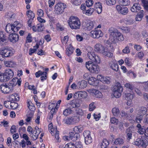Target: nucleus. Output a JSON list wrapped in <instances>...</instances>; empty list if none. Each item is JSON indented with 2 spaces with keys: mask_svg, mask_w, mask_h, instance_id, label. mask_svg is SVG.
<instances>
[{
  "mask_svg": "<svg viewBox=\"0 0 148 148\" xmlns=\"http://www.w3.org/2000/svg\"><path fill=\"white\" fill-rule=\"evenodd\" d=\"M27 106L29 109L32 111H34L35 110V107L31 101H29L28 102Z\"/></svg>",
  "mask_w": 148,
  "mask_h": 148,
  "instance_id": "46",
  "label": "nucleus"
},
{
  "mask_svg": "<svg viewBox=\"0 0 148 148\" xmlns=\"http://www.w3.org/2000/svg\"><path fill=\"white\" fill-rule=\"evenodd\" d=\"M110 68L112 70L117 71L119 69L118 66L117 64L113 61L110 62L109 64Z\"/></svg>",
  "mask_w": 148,
  "mask_h": 148,
  "instance_id": "27",
  "label": "nucleus"
},
{
  "mask_svg": "<svg viewBox=\"0 0 148 148\" xmlns=\"http://www.w3.org/2000/svg\"><path fill=\"white\" fill-rule=\"evenodd\" d=\"M126 96L127 98V100H132L134 97V95L132 94L128 93L126 94Z\"/></svg>",
  "mask_w": 148,
  "mask_h": 148,
  "instance_id": "61",
  "label": "nucleus"
},
{
  "mask_svg": "<svg viewBox=\"0 0 148 148\" xmlns=\"http://www.w3.org/2000/svg\"><path fill=\"white\" fill-rule=\"evenodd\" d=\"M39 47V45L38 44H36V45L34 47L33 49L31 48L30 49L29 51V54L30 55H31L32 54L35 52L37 49Z\"/></svg>",
  "mask_w": 148,
  "mask_h": 148,
  "instance_id": "51",
  "label": "nucleus"
},
{
  "mask_svg": "<svg viewBox=\"0 0 148 148\" xmlns=\"http://www.w3.org/2000/svg\"><path fill=\"white\" fill-rule=\"evenodd\" d=\"M90 34V36L94 38H98L102 37L103 34L101 30L98 29L91 31Z\"/></svg>",
  "mask_w": 148,
  "mask_h": 148,
  "instance_id": "13",
  "label": "nucleus"
},
{
  "mask_svg": "<svg viewBox=\"0 0 148 148\" xmlns=\"http://www.w3.org/2000/svg\"><path fill=\"white\" fill-rule=\"evenodd\" d=\"M96 26L95 22L89 21L86 24V27L88 30H90Z\"/></svg>",
  "mask_w": 148,
  "mask_h": 148,
  "instance_id": "24",
  "label": "nucleus"
},
{
  "mask_svg": "<svg viewBox=\"0 0 148 148\" xmlns=\"http://www.w3.org/2000/svg\"><path fill=\"white\" fill-rule=\"evenodd\" d=\"M82 2V0H73L72 1V4L74 5L78 6Z\"/></svg>",
  "mask_w": 148,
  "mask_h": 148,
  "instance_id": "53",
  "label": "nucleus"
},
{
  "mask_svg": "<svg viewBox=\"0 0 148 148\" xmlns=\"http://www.w3.org/2000/svg\"><path fill=\"white\" fill-rule=\"evenodd\" d=\"M147 111L146 108L145 107H142L140 108V109L138 113L139 115L140 116H143L146 113V112Z\"/></svg>",
  "mask_w": 148,
  "mask_h": 148,
  "instance_id": "39",
  "label": "nucleus"
},
{
  "mask_svg": "<svg viewBox=\"0 0 148 148\" xmlns=\"http://www.w3.org/2000/svg\"><path fill=\"white\" fill-rule=\"evenodd\" d=\"M36 27L37 28V31L38 32L42 31L44 28L43 25L40 23L38 24Z\"/></svg>",
  "mask_w": 148,
  "mask_h": 148,
  "instance_id": "55",
  "label": "nucleus"
},
{
  "mask_svg": "<svg viewBox=\"0 0 148 148\" xmlns=\"http://www.w3.org/2000/svg\"><path fill=\"white\" fill-rule=\"evenodd\" d=\"M74 148H83V146L80 143L77 142L75 144L73 143Z\"/></svg>",
  "mask_w": 148,
  "mask_h": 148,
  "instance_id": "59",
  "label": "nucleus"
},
{
  "mask_svg": "<svg viewBox=\"0 0 148 148\" xmlns=\"http://www.w3.org/2000/svg\"><path fill=\"white\" fill-rule=\"evenodd\" d=\"M86 69L92 73H97L99 71V66L95 64L92 61H88L86 62Z\"/></svg>",
  "mask_w": 148,
  "mask_h": 148,
  "instance_id": "2",
  "label": "nucleus"
},
{
  "mask_svg": "<svg viewBox=\"0 0 148 148\" xmlns=\"http://www.w3.org/2000/svg\"><path fill=\"white\" fill-rule=\"evenodd\" d=\"M85 142L86 144H90L92 142V138L90 136V132L89 130L85 131L84 132Z\"/></svg>",
  "mask_w": 148,
  "mask_h": 148,
  "instance_id": "15",
  "label": "nucleus"
},
{
  "mask_svg": "<svg viewBox=\"0 0 148 148\" xmlns=\"http://www.w3.org/2000/svg\"><path fill=\"white\" fill-rule=\"evenodd\" d=\"M116 9L119 13L123 15L127 14L129 11L127 8L121 6L119 5L116 6Z\"/></svg>",
  "mask_w": 148,
  "mask_h": 148,
  "instance_id": "17",
  "label": "nucleus"
},
{
  "mask_svg": "<svg viewBox=\"0 0 148 148\" xmlns=\"http://www.w3.org/2000/svg\"><path fill=\"white\" fill-rule=\"evenodd\" d=\"M86 6L90 7L92 6L94 2L93 0H86Z\"/></svg>",
  "mask_w": 148,
  "mask_h": 148,
  "instance_id": "58",
  "label": "nucleus"
},
{
  "mask_svg": "<svg viewBox=\"0 0 148 148\" xmlns=\"http://www.w3.org/2000/svg\"><path fill=\"white\" fill-rule=\"evenodd\" d=\"M5 65L8 67H14L16 66V63L12 61H8L5 62Z\"/></svg>",
  "mask_w": 148,
  "mask_h": 148,
  "instance_id": "38",
  "label": "nucleus"
},
{
  "mask_svg": "<svg viewBox=\"0 0 148 148\" xmlns=\"http://www.w3.org/2000/svg\"><path fill=\"white\" fill-rule=\"evenodd\" d=\"M10 101H18L19 100V96L16 93H14L9 96Z\"/></svg>",
  "mask_w": 148,
  "mask_h": 148,
  "instance_id": "31",
  "label": "nucleus"
},
{
  "mask_svg": "<svg viewBox=\"0 0 148 148\" xmlns=\"http://www.w3.org/2000/svg\"><path fill=\"white\" fill-rule=\"evenodd\" d=\"M8 39L10 41L13 43H15L18 41V36L16 34H10L9 35Z\"/></svg>",
  "mask_w": 148,
  "mask_h": 148,
  "instance_id": "23",
  "label": "nucleus"
},
{
  "mask_svg": "<svg viewBox=\"0 0 148 148\" xmlns=\"http://www.w3.org/2000/svg\"><path fill=\"white\" fill-rule=\"evenodd\" d=\"M87 81L84 80H82L80 82H79L77 84V85L79 88L81 89L86 87L87 86Z\"/></svg>",
  "mask_w": 148,
  "mask_h": 148,
  "instance_id": "34",
  "label": "nucleus"
},
{
  "mask_svg": "<svg viewBox=\"0 0 148 148\" xmlns=\"http://www.w3.org/2000/svg\"><path fill=\"white\" fill-rule=\"evenodd\" d=\"M132 132L130 128H127L125 131L127 139L128 140H130L132 138Z\"/></svg>",
  "mask_w": 148,
  "mask_h": 148,
  "instance_id": "36",
  "label": "nucleus"
},
{
  "mask_svg": "<svg viewBox=\"0 0 148 148\" xmlns=\"http://www.w3.org/2000/svg\"><path fill=\"white\" fill-rule=\"evenodd\" d=\"M97 79L95 78L91 77L88 79V82L90 85L93 86H97L98 85Z\"/></svg>",
  "mask_w": 148,
  "mask_h": 148,
  "instance_id": "30",
  "label": "nucleus"
},
{
  "mask_svg": "<svg viewBox=\"0 0 148 148\" xmlns=\"http://www.w3.org/2000/svg\"><path fill=\"white\" fill-rule=\"evenodd\" d=\"M87 55L88 57L91 60V61L98 64L100 63L101 60L100 57L94 52H88Z\"/></svg>",
  "mask_w": 148,
  "mask_h": 148,
  "instance_id": "8",
  "label": "nucleus"
},
{
  "mask_svg": "<svg viewBox=\"0 0 148 148\" xmlns=\"http://www.w3.org/2000/svg\"><path fill=\"white\" fill-rule=\"evenodd\" d=\"M119 4L123 6H127L130 3L129 0H119Z\"/></svg>",
  "mask_w": 148,
  "mask_h": 148,
  "instance_id": "43",
  "label": "nucleus"
},
{
  "mask_svg": "<svg viewBox=\"0 0 148 148\" xmlns=\"http://www.w3.org/2000/svg\"><path fill=\"white\" fill-rule=\"evenodd\" d=\"M144 8L148 10V0H144L142 1Z\"/></svg>",
  "mask_w": 148,
  "mask_h": 148,
  "instance_id": "63",
  "label": "nucleus"
},
{
  "mask_svg": "<svg viewBox=\"0 0 148 148\" xmlns=\"http://www.w3.org/2000/svg\"><path fill=\"white\" fill-rule=\"evenodd\" d=\"M73 110L71 109L67 108L65 109L63 111V114L65 116L69 115L70 114L72 113Z\"/></svg>",
  "mask_w": 148,
  "mask_h": 148,
  "instance_id": "47",
  "label": "nucleus"
},
{
  "mask_svg": "<svg viewBox=\"0 0 148 148\" xmlns=\"http://www.w3.org/2000/svg\"><path fill=\"white\" fill-rule=\"evenodd\" d=\"M69 25L72 29H79L81 26L79 19L77 17L71 16L68 21Z\"/></svg>",
  "mask_w": 148,
  "mask_h": 148,
  "instance_id": "1",
  "label": "nucleus"
},
{
  "mask_svg": "<svg viewBox=\"0 0 148 148\" xmlns=\"http://www.w3.org/2000/svg\"><path fill=\"white\" fill-rule=\"evenodd\" d=\"M112 112L114 116H118L119 114L120 111L118 108L114 107L112 110Z\"/></svg>",
  "mask_w": 148,
  "mask_h": 148,
  "instance_id": "45",
  "label": "nucleus"
},
{
  "mask_svg": "<svg viewBox=\"0 0 148 148\" xmlns=\"http://www.w3.org/2000/svg\"><path fill=\"white\" fill-rule=\"evenodd\" d=\"M88 92L91 93L93 96L96 98H102L103 97L102 93L96 89H89Z\"/></svg>",
  "mask_w": 148,
  "mask_h": 148,
  "instance_id": "20",
  "label": "nucleus"
},
{
  "mask_svg": "<svg viewBox=\"0 0 148 148\" xmlns=\"http://www.w3.org/2000/svg\"><path fill=\"white\" fill-rule=\"evenodd\" d=\"M37 14L39 17L43 16L44 15L43 11L42 9H38L37 11Z\"/></svg>",
  "mask_w": 148,
  "mask_h": 148,
  "instance_id": "62",
  "label": "nucleus"
},
{
  "mask_svg": "<svg viewBox=\"0 0 148 148\" xmlns=\"http://www.w3.org/2000/svg\"><path fill=\"white\" fill-rule=\"evenodd\" d=\"M141 9L140 5L138 3H134L131 8V10L132 12H137Z\"/></svg>",
  "mask_w": 148,
  "mask_h": 148,
  "instance_id": "25",
  "label": "nucleus"
},
{
  "mask_svg": "<svg viewBox=\"0 0 148 148\" xmlns=\"http://www.w3.org/2000/svg\"><path fill=\"white\" fill-rule=\"evenodd\" d=\"M47 75V73L46 72L42 71H39L35 73V75L36 77H38L41 76L40 80L42 82L46 79Z\"/></svg>",
  "mask_w": 148,
  "mask_h": 148,
  "instance_id": "18",
  "label": "nucleus"
},
{
  "mask_svg": "<svg viewBox=\"0 0 148 148\" xmlns=\"http://www.w3.org/2000/svg\"><path fill=\"white\" fill-rule=\"evenodd\" d=\"M96 108V106L94 102L90 103L89 106V110L90 111H92Z\"/></svg>",
  "mask_w": 148,
  "mask_h": 148,
  "instance_id": "57",
  "label": "nucleus"
},
{
  "mask_svg": "<svg viewBox=\"0 0 148 148\" xmlns=\"http://www.w3.org/2000/svg\"><path fill=\"white\" fill-rule=\"evenodd\" d=\"M110 121L111 123L117 124L118 122V120L114 117L110 118Z\"/></svg>",
  "mask_w": 148,
  "mask_h": 148,
  "instance_id": "60",
  "label": "nucleus"
},
{
  "mask_svg": "<svg viewBox=\"0 0 148 148\" xmlns=\"http://www.w3.org/2000/svg\"><path fill=\"white\" fill-rule=\"evenodd\" d=\"M102 54L108 57H111L113 56L112 53L109 51L106 47L105 50H104Z\"/></svg>",
  "mask_w": 148,
  "mask_h": 148,
  "instance_id": "40",
  "label": "nucleus"
},
{
  "mask_svg": "<svg viewBox=\"0 0 148 148\" xmlns=\"http://www.w3.org/2000/svg\"><path fill=\"white\" fill-rule=\"evenodd\" d=\"M75 111L76 114L79 117L83 116L84 114V110L80 108H76Z\"/></svg>",
  "mask_w": 148,
  "mask_h": 148,
  "instance_id": "42",
  "label": "nucleus"
},
{
  "mask_svg": "<svg viewBox=\"0 0 148 148\" xmlns=\"http://www.w3.org/2000/svg\"><path fill=\"white\" fill-rule=\"evenodd\" d=\"M26 15L27 17L31 20H33L35 17V14L31 10H28L26 12Z\"/></svg>",
  "mask_w": 148,
  "mask_h": 148,
  "instance_id": "35",
  "label": "nucleus"
},
{
  "mask_svg": "<svg viewBox=\"0 0 148 148\" xmlns=\"http://www.w3.org/2000/svg\"><path fill=\"white\" fill-rule=\"evenodd\" d=\"M74 48L71 44H70L68 47L66 49V53L69 56L73 53Z\"/></svg>",
  "mask_w": 148,
  "mask_h": 148,
  "instance_id": "28",
  "label": "nucleus"
},
{
  "mask_svg": "<svg viewBox=\"0 0 148 148\" xmlns=\"http://www.w3.org/2000/svg\"><path fill=\"white\" fill-rule=\"evenodd\" d=\"M80 120L79 116H73L67 119L65 123L67 124H75L78 123Z\"/></svg>",
  "mask_w": 148,
  "mask_h": 148,
  "instance_id": "11",
  "label": "nucleus"
},
{
  "mask_svg": "<svg viewBox=\"0 0 148 148\" xmlns=\"http://www.w3.org/2000/svg\"><path fill=\"white\" fill-rule=\"evenodd\" d=\"M138 128L137 132L140 134L143 135L144 134L145 129L144 126H142L140 124H138L137 126Z\"/></svg>",
  "mask_w": 148,
  "mask_h": 148,
  "instance_id": "32",
  "label": "nucleus"
},
{
  "mask_svg": "<svg viewBox=\"0 0 148 148\" xmlns=\"http://www.w3.org/2000/svg\"><path fill=\"white\" fill-rule=\"evenodd\" d=\"M10 103V106L12 109H15L16 108L15 107H13V106H17V104L13 102L12 103H10L9 101H5L4 102V106L6 108L8 107L9 106L8 104H9Z\"/></svg>",
  "mask_w": 148,
  "mask_h": 148,
  "instance_id": "41",
  "label": "nucleus"
},
{
  "mask_svg": "<svg viewBox=\"0 0 148 148\" xmlns=\"http://www.w3.org/2000/svg\"><path fill=\"white\" fill-rule=\"evenodd\" d=\"M0 51L1 53L0 54V56L2 54L5 57L12 56L14 53V50L12 48L8 47H4L1 48L0 50Z\"/></svg>",
  "mask_w": 148,
  "mask_h": 148,
  "instance_id": "5",
  "label": "nucleus"
},
{
  "mask_svg": "<svg viewBox=\"0 0 148 148\" xmlns=\"http://www.w3.org/2000/svg\"><path fill=\"white\" fill-rule=\"evenodd\" d=\"M123 143V140L120 138H119L116 139L114 142V143L116 145H122Z\"/></svg>",
  "mask_w": 148,
  "mask_h": 148,
  "instance_id": "48",
  "label": "nucleus"
},
{
  "mask_svg": "<svg viewBox=\"0 0 148 148\" xmlns=\"http://www.w3.org/2000/svg\"><path fill=\"white\" fill-rule=\"evenodd\" d=\"M48 129L50 132L52 136L55 134V138L57 139V142L59 140V131L57 130L56 128H53V125L52 123H50L48 125Z\"/></svg>",
  "mask_w": 148,
  "mask_h": 148,
  "instance_id": "10",
  "label": "nucleus"
},
{
  "mask_svg": "<svg viewBox=\"0 0 148 148\" xmlns=\"http://www.w3.org/2000/svg\"><path fill=\"white\" fill-rule=\"evenodd\" d=\"M59 107V106H56L55 103H51L49 104V106L48 108L51 110V111L54 110V111H53L56 112L57 110Z\"/></svg>",
  "mask_w": 148,
  "mask_h": 148,
  "instance_id": "33",
  "label": "nucleus"
},
{
  "mask_svg": "<svg viewBox=\"0 0 148 148\" xmlns=\"http://www.w3.org/2000/svg\"><path fill=\"white\" fill-rule=\"evenodd\" d=\"M6 31L7 33H14V26L10 23L8 24L6 27Z\"/></svg>",
  "mask_w": 148,
  "mask_h": 148,
  "instance_id": "26",
  "label": "nucleus"
},
{
  "mask_svg": "<svg viewBox=\"0 0 148 148\" xmlns=\"http://www.w3.org/2000/svg\"><path fill=\"white\" fill-rule=\"evenodd\" d=\"M53 111H54V110L51 111L49 113L47 119L48 121H50V120L52 119L53 115L55 114V112H53Z\"/></svg>",
  "mask_w": 148,
  "mask_h": 148,
  "instance_id": "54",
  "label": "nucleus"
},
{
  "mask_svg": "<svg viewBox=\"0 0 148 148\" xmlns=\"http://www.w3.org/2000/svg\"><path fill=\"white\" fill-rule=\"evenodd\" d=\"M40 130L38 127L36 126L33 132L29 135V136L33 140H36L38 138V136L41 132Z\"/></svg>",
  "mask_w": 148,
  "mask_h": 148,
  "instance_id": "14",
  "label": "nucleus"
},
{
  "mask_svg": "<svg viewBox=\"0 0 148 148\" xmlns=\"http://www.w3.org/2000/svg\"><path fill=\"white\" fill-rule=\"evenodd\" d=\"M5 77V82L8 81L13 77L14 73L13 71L11 69H8L5 70L4 73Z\"/></svg>",
  "mask_w": 148,
  "mask_h": 148,
  "instance_id": "19",
  "label": "nucleus"
},
{
  "mask_svg": "<svg viewBox=\"0 0 148 148\" xmlns=\"http://www.w3.org/2000/svg\"><path fill=\"white\" fill-rule=\"evenodd\" d=\"M94 8L98 14H100L102 11V7L101 3L97 2L95 3Z\"/></svg>",
  "mask_w": 148,
  "mask_h": 148,
  "instance_id": "29",
  "label": "nucleus"
},
{
  "mask_svg": "<svg viewBox=\"0 0 148 148\" xmlns=\"http://www.w3.org/2000/svg\"><path fill=\"white\" fill-rule=\"evenodd\" d=\"M66 5L64 3L59 2L56 4L55 6L54 12L57 14H60L62 13Z\"/></svg>",
  "mask_w": 148,
  "mask_h": 148,
  "instance_id": "6",
  "label": "nucleus"
},
{
  "mask_svg": "<svg viewBox=\"0 0 148 148\" xmlns=\"http://www.w3.org/2000/svg\"><path fill=\"white\" fill-rule=\"evenodd\" d=\"M113 37L111 41L117 42V41H123L124 39L123 35L117 29H114L110 32V38Z\"/></svg>",
  "mask_w": 148,
  "mask_h": 148,
  "instance_id": "3",
  "label": "nucleus"
},
{
  "mask_svg": "<svg viewBox=\"0 0 148 148\" xmlns=\"http://www.w3.org/2000/svg\"><path fill=\"white\" fill-rule=\"evenodd\" d=\"M106 4L109 5H114L116 3V0H106Z\"/></svg>",
  "mask_w": 148,
  "mask_h": 148,
  "instance_id": "56",
  "label": "nucleus"
},
{
  "mask_svg": "<svg viewBox=\"0 0 148 148\" xmlns=\"http://www.w3.org/2000/svg\"><path fill=\"white\" fill-rule=\"evenodd\" d=\"M97 79L100 81L102 83L109 84L111 82V79L108 76H104L101 75H97Z\"/></svg>",
  "mask_w": 148,
  "mask_h": 148,
  "instance_id": "16",
  "label": "nucleus"
},
{
  "mask_svg": "<svg viewBox=\"0 0 148 148\" xmlns=\"http://www.w3.org/2000/svg\"><path fill=\"white\" fill-rule=\"evenodd\" d=\"M83 130L82 127L81 126H75L73 128L74 131L76 133H78L81 132Z\"/></svg>",
  "mask_w": 148,
  "mask_h": 148,
  "instance_id": "49",
  "label": "nucleus"
},
{
  "mask_svg": "<svg viewBox=\"0 0 148 148\" xmlns=\"http://www.w3.org/2000/svg\"><path fill=\"white\" fill-rule=\"evenodd\" d=\"M143 122L145 124H148V114H146L144 117Z\"/></svg>",
  "mask_w": 148,
  "mask_h": 148,
  "instance_id": "64",
  "label": "nucleus"
},
{
  "mask_svg": "<svg viewBox=\"0 0 148 148\" xmlns=\"http://www.w3.org/2000/svg\"><path fill=\"white\" fill-rule=\"evenodd\" d=\"M123 88L120 84L117 83L113 87L112 91L114 96L116 98L119 97L123 92Z\"/></svg>",
  "mask_w": 148,
  "mask_h": 148,
  "instance_id": "4",
  "label": "nucleus"
},
{
  "mask_svg": "<svg viewBox=\"0 0 148 148\" xmlns=\"http://www.w3.org/2000/svg\"><path fill=\"white\" fill-rule=\"evenodd\" d=\"M143 138H138L134 140L133 144L138 147H146L148 144V142L147 140H143Z\"/></svg>",
  "mask_w": 148,
  "mask_h": 148,
  "instance_id": "9",
  "label": "nucleus"
},
{
  "mask_svg": "<svg viewBox=\"0 0 148 148\" xmlns=\"http://www.w3.org/2000/svg\"><path fill=\"white\" fill-rule=\"evenodd\" d=\"M21 78L19 79L18 78L15 77L13 78L12 80L10 81L9 83L12 86V87L14 88V86L18 84L20 86L21 85Z\"/></svg>",
  "mask_w": 148,
  "mask_h": 148,
  "instance_id": "21",
  "label": "nucleus"
},
{
  "mask_svg": "<svg viewBox=\"0 0 148 148\" xmlns=\"http://www.w3.org/2000/svg\"><path fill=\"white\" fill-rule=\"evenodd\" d=\"M94 48L96 51L102 53L105 50L106 47L99 43H97L94 46Z\"/></svg>",
  "mask_w": 148,
  "mask_h": 148,
  "instance_id": "22",
  "label": "nucleus"
},
{
  "mask_svg": "<svg viewBox=\"0 0 148 148\" xmlns=\"http://www.w3.org/2000/svg\"><path fill=\"white\" fill-rule=\"evenodd\" d=\"M0 89L2 92L7 94L12 92L14 88L9 83H8L3 84L1 85Z\"/></svg>",
  "mask_w": 148,
  "mask_h": 148,
  "instance_id": "7",
  "label": "nucleus"
},
{
  "mask_svg": "<svg viewBox=\"0 0 148 148\" xmlns=\"http://www.w3.org/2000/svg\"><path fill=\"white\" fill-rule=\"evenodd\" d=\"M109 145L108 141L106 139H103L101 143V148H106Z\"/></svg>",
  "mask_w": 148,
  "mask_h": 148,
  "instance_id": "44",
  "label": "nucleus"
},
{
  "mask_svg": "<svg viewBox=\"0 0 148 148\" xmlns=\"http://www.w3.org/2000/svg\"><path fill=\"white\" fill-rule=\"evenodd\" d=\"M94 11V9L92 8H89L88 10L85 11L84 13L86 15L89 16L92 14Z\"/></svg>",
  "mask_w": 148,
  "mask_h": 148,
  "instance_id": "52",
  "label": "nucleus"
},
{
  "mask_svg": "<svg viewBox=\"0 0 148 148\" xmlns=\"http://www.w3.org/2000/svg\"><path fill=\"white\" fill-rule=\"evenodd\" d=\"M143 12L144 11L143 10L140 11L136 16L135 19L136 21H140L141 20L143 16Z\"/></svg>",
  "mask_w": 148,
  "mask_h": 148,
  "instance_id": "37",
  "label": "nucleus"
},
{
  "mask_svg": "<svg viewBox=\"0 0 148 148\" xmlns=\"http://www.w3.org/2000/svg\"><path fill=\"white\" fill-rule=\"evenodd\" d=\"M6 39L3 32L0 31V44H2L5 40Z\"/></svg>",
  "mask_w": 148,
  "mask_h": 148,
  "instance_id": "50",
  "label": "nucleus"
},
{
  "mask_svg": "<svg viewBox=\"0 0 148 148\" xmlns=\"http://www.w3.org/2000/svg\"><path fill=\"white\" fill-rule=\"evenodd\" d=\"M87 96V92L84 91H80L75 92L73 95V97L75 99H78L86 98Z\"/></svg>",
  "mask_w": 148,
  "mask_h": 148,
  "instance_id": "12",
  "label": "nucleus"
}]
</instances>
